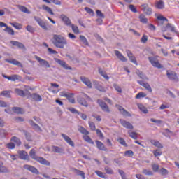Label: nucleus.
<instances>
[{
	"label": "nucleus",
	"mask_w": 179,
	"mask_h": 179,
	"mask_svg": "<svg viewBox=\"0 0 179 179\" xmlns=\"http://www.w3.org/2000/svg\"><path fill=\"white\" fill-rule=\"evenodd\" d=\"M105 171L106 174H114V171H113V169L108 166L105 167Z\"/></svg>",
	"instance_id": "nucleus-56"
},
{
	"label": "nucleus",
	"mask_w": 179,
	"mask_h": 179,
	"mask_svg": "<svg viewBox=\"0 0 179 179\" xmlns=\"http://www.w3.org/2000/svg\"><path fill=\"white\" fill-rule=\"evenodd\" d=\"M138 107L139 108V110L141 111H142V113H143L144 114H148V113L149 112L148 110V108H146V107H145L143 105H142L141 103L138 105Z\"/></svg>",
	"instance_id": "nucleus-38"
},
{
	"label": "nucleus",
	"mask_w": 179,
	"mask_h": 179,
	"mask_svg": "<svg viewBox=\"0 0 179 179\" xmlns=\"http://www.w3.org/2000/svg\"><path fill=\"white\" fill-rule=\"evenodd\" d=\"M142 97H146V93L141 92L136 95V99H142Z\"/></svg>",
	"instance_id": "nucleus-52"
},
{
	"label": "nucleus",
	"mask_w": 179,
	"mask_h": 179,
	"mask_svg": "<svg viewBox=\"0 0 179 179\" xmlns=\"http://www.w3.org/2000/svg\"><path fill=\"white\" fill-rule=\"evenodd\" d=\"M124 156H126L127 157H132V156H134V151H132V150L125 151Z\"/></svg>",
	"instance_id": "nucleus-51"
},
{
	"label": "nucleus",
	"mask_w": 179,
	"mask_h": 179,
	"mask_svg": "<svg viewBox=\"0 0 179 179\" xmlns=\"http://www.w3.org/2000/svg\"><path fill=\"white\" fill-rule=\"evenodd\" d=\"M3 78H5V79H8V80H11L12 82H15V80H20L22 79V77L17 74H14L11 76H5V74L2 75Z\"/></svg>",
	"instance_id": "nucleus-8"
},
{
	"label": "nucleus",
	"mask_w": 179,
	"mask_h": 179,
	"mask_svg": "<svg viewBox=\"0 0 179 179\" xmlns=\"http://www.w3.org/2000/svg\"><path fill=\"white\" fill-rule=\"evenodd\" d=\"M29 123L30 124V125L31 127H33L34 129L41 132L42 130H41V128L40 127V126H38L37 124H36L33 120H29Z\"/></svg>",
	"instance_id": "nucleus-24"
},
{
	"label": "nucleus",
	"mask_w": 179,
	"mask_h": 179,
	"mask_svg": "<svg viewBox=\"0 0 179 179\" xmlns=\"http://www.w3.org/2000/svg\"><path fill=\"white\" fill-rule=\"evenodd\" d=\"M148 27L150 30H151L152 31H155V30H156V27L155 25H153L152 24H148Z\"/></svg>",
	"instance_id": "nucleus-64"
},
{
	"label": "nucleus",
	"mask_w": 179,
	"mask_h": 179,
	"mask_svg": "<svg viewBox=\"0 0 179 179\" xmlns=\"http://www.w3.org/2000/svg\"><path fill=\"white\" fill-rule=\"evenodd\" d=\"M10 24L13 26V27H15V29L17 30H22V28L23 27L21 24L17 22H10Z\"/></svg>",
	"instance_id": "nucleus-35"
},
{
	"label": "nucleus",
	"mask_w": 179,
	"mask_h": 179,
	"mask_svg": "<svg viewBox=\"0 0 179 179\" xmlns=\"http://www.w3.org/2000/svg\"><path fill=\"white\" fill-rule=\"evenodd\" d=\"M0 96H3V97H10V91H3L0 93Z\"/></svg>",
	"instance_id": "nucleus-45"
},
{
	"label": "nucleus",
	"mask_w": 179,
	"mask_h": 179,
	"mask_svg": "<svg viewBox=\"0 0 179 179\" xmlns=\"http://www.w3.org/2000/svg\"><path fill=\"white\" fill-rule=\"evenodd\" d=\"M128 134L132 139H138V138H139V134L136 132L129 131Z\"/></svg>",
	"instance_id": "nucleus-34"
},
{
	"label": "nucleus",
	"mask_w": 179,
	"mask_h": 179,
	"mask_svg": "<svg viewBox=\"0 0 179 179\" xmlns=\"http://www.w3.org/2000/svg\"><path fill=\"white\" fill-rule=\"evenodd\" d=\"M97 103L101 107L102 111H105L106 113H110V108H108V106H107V103L103 101V100L98 99Z\"/></svg>",
	"instance_id": "nucleus-5"
},
{
	"label": "nucleus",
	"mask_w": 179,
	"mask_h": 179,
	"mask_svg": "<svg viewBox=\"0 0 179 179\" xmlns=\"http://www.w3.org/2000/svg\"><path fill=\"white\" fill-rule=\"evenodd\" d=\"M57 62L59 65H61V66L64 68V69H67V70L72 69V68L71 66H69L68 64L66 63H65V62H64L61 59H58Z\"/></svg>",
	"instance_id": "nucleus-25"
},
{
	"label": "nucleus",
	"mask_w": 179,
	"mask_h": 179,
	"mask_svg": "<svg viewBox=\"0 0 179 179\" xmlns=\"http://www.w3.org/2000/svg\"><path fill=\"white\" fill-rule=\"evenodd\" d=\"M29 156H31V157L34 159V160L38 162V163H40L41 164H44L45 166H50L51 164V163L49 162L48 160L44 159L43 157H37V155H36V150L34 149L31 150V151L29 152Z\"/></svg>",
	"instance_id": "nucleus-2"
},
{
	"label": "nucleus",
	"mask_w": 179,
	"mask_h": 179,
	"mask_svg": "<svg viewBox=\"0 0 179 179\" xmlns=\"http://www.w3.org/2000/svg\"><path fill=\"white\" fill-rule=\"evenodd\" d=\"M24 134L27 141H31V136L30 135V133H28L27 131H24Z\"/></svg>",
	"instance_id": "nucleus-62"
},
{
	"label": "nucleus",
	"mask_w": 179,
	"mask_h": 179,
	"mask_svg": "<svg viewBox=\"0 0 179 179\" xmlns=\"http://www.w3.org/2000/svg\"><path fill=\"white\" fill-rule=\"evenodd\" d=\"M117 142H119L120 145H122V146H125V148L128 146V145L127 144V142H125V140H124V138H117Z\"/></svg>",
	"instance_id": "nucleus-48"
},
{
	"label": "nucleus",
	"mask_w": 179,
	"mask_h": 179,
	"mask_svg": "<svg viewBox=\"0 0 179 179\" xmlns=\"http://www.w3.org/2000/svg\"><path fill=\"white\" fill-rule=\"evenodd\" d=\"M34 19L36 20V22H37V23L39 24V26H41V27H42V29H45V30H46L47 26L45 25V22H44V21H43V20H41V18H38L37 17H34Z\"/></svg>",
	"instance_id": "nucleus-19"
},
{
	"label": "nucleus",
	"mask_w": 179,
	"mask_h": 179,
	"mask_svg": "<svg viewBox=\"0 0 179 179\" xmlns=\"http://www.w3.org/2000/svg\"><path fill=\"white\" fill-rule=\"evenodd\" d=\"M137 82L139 85H141V86H143V87H145V89H146L148 92H149L150 93H152V87H150V85H149V83H145V81H142V80H138Z\"/></svg>",
	"instance_id": "nucleus-11"
},
{
	"label": "nucleus",
	"mask_w": 179,
	"mask_h": 179,
	"mask_svg": "<svg viewBox=\"0 0 179 179\" xmlns=\"http://www.w3.org/2000/svg\"><path fill=\"white\" fill-rule=\"evenodd\" d=\"M52 43L57 48H64L68 44V41L65 37L57 34L53 35Z\"/></svg>",
	"instance_id": "nucleus-1"
},
{
	"label": "nucleus",
	"mask_w": 179,
	"mask_h": 179,
	"mask_svg": "<svg viewBox=\"0 0 179 179\" xmlns=\"http://www.w3.org/2000/svg\"><path fill=\"white\" fill-rule=\"evenodd\" d=\"M35 59L38 61V62H39V64H41V65H44L46 66V68H50L51 66L50 65V63L47 62V60H44L37 55L35 56Z\"/></svg>",
	"instance_id": "nucleus-13"
},
{
	"label": "nucleus",
	"mask_w": 179,
	"mask_h": 179,
	"mask_svg": "<svg viewBox=\"0 0 179 179\" xmlns=\"http://www.w3.org/2000/svg\"><path fill=\"white\" fill-rule=\"evenodd\" d=\"M95 131L96 132L97 136H99L100 139H104V135L103 134V132H101V130L97 129Z\"/></svg>",
	"instance_id": "nucleus-47"
},
{
	"label": "nucleus",
	"mask_w": 179,
	"mask_h": 179,
	"mask_svg": "<svg viewBox=\"0 0 179 179\" xmlns=\"http://www.w3.org/2000/svg\"><path fill=\"white\" fill-rule=\"evenodd\" d=\"M150 143H152V145H153L156 148H159V149H163V145L158 141L151 140Z\"/></svg>",
	"instance_id": "nucleus-30"
},
{
	"label": "nucleus",
	"mask_w": 179,
	"mask_h": 179,
	"mask_svg": "<svg viewBox=\"0 0 179 179\" xmlns=\"http://www.w3.org/2000/svg\"><path fill=\"white\" fill-rule=\"evenodd\" d=\"M80 80L83 83H84L85 85H86V86H87V87H89L90 89H92V82L90 81V80L85 76H82L80 77Z\"/></svg>",
	"instance_id": "nucleus-16"
},
{
	"label": "nucleus",
	"mask_w": 179,
	"mask_h": 179,
	"mask_svg": "<svg viewBox=\"0 0 179 179\" xmlns=\"http://www.w3.org/2000/svg\"><path fill=\"white\" fill-rule=\"evenodd\" d=\"M60 97H66L67 100L69 101V103H71V104H75V94L73 93H69L66 91H62L59 93Z\"/></svg>",
	"instance_id": "nucleus-3"
},
{
	"label": "nucleus",
	"mask_w": 179,
	"mask_h": 179,
	"mask_svg": "<svg viewBox=\"0 0 179 179\" xmlns=\"http://www.w3.org/2000/svg\"><path fill=\"white\" fill-rule=\"evenodd\" d=\"M12 110L15 114H24V110L22 108L13 107Z\"/></svg>",
	"instance_id": "nucleus-26"
},
{
	"label": "nucleus",
	"mask_w": 179,
	"mask_h": 179,
	"mask_svg": "<svg viewBox=\"0 0 179 179\" xmlns=\"http://www.w3.org/2000/svg\"><path fill=\"white\" fill-rule=\"evenodd\" d=\"M12 142H14L16 145H17V146H20V139H19V138L16 137V136H13L11 138Z\"/></svg>",
	"instance_id": "nucleus-42"
},
{
	"label": "nucleus",
	"mask_w": 179,
	"mask_h": 179,
	"mask_svg": "<svg viewBox=\"0 0 179 179\" xmlns=\"http://www.w3.org/2000/svg\"><path fill=\"white\" fill-rule=\"evenodd\" d=\"M52 152L55 153H63L64 149L62 148H59L58 146H52Z\"/></svg>",
	"instance_id": "nucleus-31"
},
{
	"label": "nucleus",
	"mask_w": 179,
	"mask_h": 179,
	"mask_svg": "<svg viewBox=\"0 0 179 179\" xmlns=\"http://www.w3.org/2000/svg\"><path fill=\"white\" fill-rule=\"evenodd\" d=\"M141 7H142L143 12L145 15H148V16H150V15H152V13L153 12V10H152V8L149 7V5L143 4L141 5Z\"/></svg>",
	"instance_id": "nucleus-7"
},
{
	"label": "nucleus",
	"mask_w": 179,
	"mask_h": 179,
	"mask_svg": "<svg viewBox=\"0 0 179 179\" xmlns=\"http://www.w3.org/2000/svg\"><path fill=\"white\" fill-rule=\"evenodd\" d=\"M91 131H96V124L93 122H88Z\"/></svg>",
	"instance_id": "nucleus-57"
},
{
	"label": "nucleus",
	"mask_w": 179,
	"mask_h": 179,
	"mask_svg": "<svg viewBox=\"0 0 179 179\" xmlns=\"http://www.w3.org/2000/svg\"><path fill=\"white\" fill-rule=\"evenodd\" d=\"M129 9L133 12V13H138V10H136V8L133 4L129 5Z\"/></svg>",
	"instance_id": "nucleus-53"
},
{
	"label": "nucleus",
	"mask_w": 179,
	"mask_h": 179,
	"mask_svg": "<svg viewBox=\"0 0 179 179\" xmlns=\"http://www.w3.org/2000/svg\"><path fill=\"white\" fill-rule=\"evenodd\" d=\"M70 26H71V27L72 29L73 32L75 34H79L80 31H79V27H78V26H76V25H75L73 24H71Z\"/></svg>",
	"instance_id": "nucleus-39"
},
{
	"label": "nucleus",
	"mask_w": 179,
	"mask_h": 179,
	"mask_svg": "<svg viewBox=\"0 0 179 179\" xmlns=\"http://www.w3.org/2000/svg\"><path fill=\"white\" fill-rule=\"evenodd\" d=\"M87 97H89L87 96V95L83 94V96H80L78 99V103L81 104V106H83L84 107H87V102L86 101V99H87Z\"/></svg>",
	"instance_id": "nucleus-10"
},
{
	"label": "nucleus",
	"mask_w": 179,
	"mask_h": 179,
	"mask_svg": "<svg viewBox=\"0 0 179 179\" xmlns=\"http://www.w3.org/2000/svg\"><path fill=\"white\" fill-rule=\"evenodd\" d=\"M15 93L18 94V96H21V97H24V91L23 90H20L19 88H16L15 90Z\"/></svg>",
	"instance_id": "nucleus-43"
},
{
	"label": "nucleus",
	"mask_w": 179,
	"mask_h": 179,
	"mask_svg": "<svg viewBox=\"0 0 179 179\" xmlns=\"http://www.w3.org/2000/svg\"><path fill=\"white\" fill-rule=\"evenodd\" d=\"M85 10H86V12L87 13H89L90 15H92V16L94 15V11H93V10H92V8H90L89 7H85Z\"/></svg>",
	"instance_id": "nucleus-58"
},
{
	"label": "nucleus",
	"mask_w": 179,
	"mask_h": 179,
	"mask_svg": "<svg viewBox=\"0 0 179 179\" xmlns=\"http://www.w3.org/2000/svg\"><path fill=\"white\" fill-rule=\"evenodd\" d=\"M17 8L21 10V12H23V13H27L28 15H30L31 13L30 10H29V9H27L24 6L18 5Z\"/></svg>",
	"instance_id": "nucleus-29"
},
{
	"label": "nucleus",
	"mask_w": 179,
	"mask_h": 179,
	"mask_svg": "<svg viewBox=\"0 0 179 179\" xmlns=\"http://www.w3.org/2000/svg\"><path fill=\"white\" fill-rule=\"evenodd\" d=\"M10 44H12V45H15V47H18V48H21L22 50H24L26 48V47L24 45L23 43L16 41H11Z\"/></svg>",
	"instance_id": "nucleus-21"
},
{
	"label": "nucleus",
	"mask_w": 179,
	"mask_h": 179,
	"mask_svg": "<svg viewBox=\"0 0 179 179\" xmlns=\"http://www.w3.org/2000/svg\"><path fill=\"white\" fill-rule=\"evenodd\" d=\"M62 138L64 139V141L70 145V146H72V148H75V143L72 141V139L70 138L69 136L62 134Z\"/></svg>",
	"instance_id": "nucleus-17"
},
{
	"label": "nucleus",
	"mask_w": 179,
	"mask_h": 179,
	"mask_svg": "<svg viewBox=\"0 0 179 179\" xmlns=\"http://www.w3.org/2000/svg\"><path fill=\"white\" fill-rule=\"evenodd\" d=\"M76 173L77 176H80L83 179L86 178V176H85V172H83V171L76 170Z\"/></svg>",
	"instance_id": "nucleus-46"
},
{
	"label": "nucleus",
	"mask_w": 179,
	"mask_h": 179,
	"mask_svg": "<svg viewBox=\"0 0 179 179\" xmlns=\"http://www.w3.org/2000/svg\"><path fill=\"white\" fill-rule=\"evenodd\" d=\"M99 73H100V75L101 76H103V78L106 79V80H108V79H110V77H108V76H107V73H106V71H103V69L101 68H99Z\"/></svg>",
	"instance_id": "nucleus-33"
},
{
	"label": "nucleus",
	"mask_w": 179,
	"mask_h": 179,
	"mask_svg": "<svg viewBox=\"0 0 179 179\" xmlns=\"http://www.w3.org/2000/svg\"><path fill=\"white\" fill-rule=\"evenodd\" d=\"M60 19L62 20V22H64L66 26H71L72 24L71 19H69V17H68L66 15L64 14H62L60 15Z\"/></svg>",
	"instance_id": "nucleus-14"
},
{
	"label": "nucleus",
	"mask_w": 179,
	"mask_h": 179,
	"mask_svg": "<svg viewBox=\"0 0 179 179\" xmlns=\"http://www.w3.org/2000/svg\"><path fill=\"white\" fill-rule=\"evenodd\" d=\"M42 8L43 9V10H45L46 12H48V13H49L50 15H54V12H52V10L51 9V8L48 7V6L43 5Z\"/></svg>",
	"instance_id": "nucleus-37"
},
{
	"label": "nucleus",
	"mask_w": 179,
	"mask_h": 179,
	"mask_svg": "<svg viewBox=\"0 0 179 179\" xmlns=\"http://www.w3.org/2000/svg\"><path fill=\"white\" fill-rule=\"evenodd\" d=\"M166 76L170 80H174L175 82H178V77H177V73L173 71H166Z\"/></svg>",
	"instance_id": "nucleus-6"
},
{
	"label": "nucleus",
	"mask_w": 179,
	"mask_h": 179,
	"mask_svg": "<svg viewBox=\"0 0 179 179\" xmlns=\"http://www.w3.org/2000/svg\"><path fill=\"white\" fill-rule=\"evenodd\" d=\"M148 37L147 36V35L143 34V36L141 37V43H142V44H146V43H148Z\"/></svg>",
	"instance_id": "nucleus-49"
},
{
	"label": "nucleus",
	"mask_w": 179,
	"mask_h": 179,
	"mask_svg": "<svg viewBox=\"0 0 179 179\" xmlns=\"http://www.w3.org/2000/svg\"><path fill=\"white\" fill-rule=\"evenodd\" d=\"M116 107H118V110L120 111L122 115H124L125 117H131L129 112L127 111V110H125V108H124L122 106L116 105Z\"/></svg>",
	"instance_id": "nucleus-18"
},
{
	"label": "nucleus",
	"mask_w": 179,
	"mask_h": 179,
	"mask_svg": "<svg viewBox=\"0 0 179 179\" xmlns=\"http://www.w3.org/2000/svg\"><path fill=\"white\" fill-rule=\"evenodd\" d=\"M115 54L120 61H122V62H127V59L121 54L120 51L115 50Z\"/></svg>",
	"instance_id": "nucleus-22"
},
{
	"label": "nucleus",
	"mask_w": 179,
	"mask_h": 179,
	"mask_svg": "<svg viewBox=\"0 0 179 179\" xmlns=\"http://www.w3.org/2000/svg\"><path fill=\"white\" fill-rule=\"evenodd\" d=\"M29 99H31V100H34V101H41V100H43V98H41V96L38 94H30Z\"/></svg>",
	"instance_id": "nucleus-20"
},
{
	"label": "nucleus",
	"mask_w": 179,
	"mask_h": 179,
	"mask_svg": "<svg viewBox=\"0 0 179 179\" xmlns=\"http://www.w3.org/2000/svg\"><path fill=\"white\" fill-rule=\"evenodd\" d=\"M96 16H98V17H101V19H104L105 17L104 14H103L100 10H96Z\"/></svg>",
	"instance_id": "nucleus-61"
},
{
	"label": "nucleus",
	"mask_w": 179,
	"mask_h": 179,
	"mask_svg": "<svg viewBox=\"0 0 179 179\" xmlns=\"http://www.w3.org/2000/svg\"><path fill=\"white\" fill-rule=\"evenodd\" d=\"M143 174H145V176H153V172L150 170L143 169Z\"/></svg>",
	"instance_id": "nucleus-55"
},
{
	"label": "nucleus",
	"mask_w": 179,
	"mask_h": 179,
	"mask_svg": "<svg viewBox=\"0 0 179 179\" xmlns=\"http://www.w3.org/2000/svg\"><path fill=\"white\" fill-rule=\"evenodd\" d=\"M0 173H8V169L2 165H0Z\"/></svg>",
	"instance_id": "nucleus-63"
},
{
	"label": "nucleus",
	"mask_w": 179,
	"mask_h": 179,
	"mask_svg": "<svg viewBox=\"0 0 179 179\" xmlns=\"http://www.w3.org/2000/svg\"><path fill=\"white\" fill-rule=\"evenodd\" d=\"M113 87L117 92H118V93H122V89L121 87H120V85H118V84H114Z\"/></svg>",
	"instance_id": "nucleus-54"
},
{
	"label": "nucleus",
	"mask_w": 179,
	"mask_h": 179,
	"mask_svg": "<svg viewBox=\"0 0 179 179\" xmlns=\"http://www.w3.org/2000/svg\"><path fill=\"white\" fill-rule=\"evenodd\" d=\"M151 65L154 66V68H157L158 69H162L163 68V65L159 62V59L156 57H149L148 58Z\"/></svg>",
	"instance_id": "nucleus-4"
},
{
	"label": "nucleus",
	"mask_w": 179,
	"mask_h": 179,
	"mask_svg": "<svg viewBox=\"0 0 179 179\" xmlns=\"http://www.w3.org/2000/svg\"><path fill=\"white\" fill-rule=\"evenodd\" d=\"M159 166L158 164H154L152 165V169L155 173H157V171H159Z\"/></svg>",
	"instance_id": "nucleus-60"
},
{
	"label": "nucleus",
	"mask_w": 179,
	"mask_h": 179,
	"mask_svg": "<svg viewBox=\"0 0 179 179\" xmlns=\"http://www.w3.org/2000/svg\"><path fill=\"white\" fill-rule=\"evenodd\" d=\"M152 153L155 157H157V156H162V155H163V152L160 150H155L152 151Z\"/></svg>",
	"instance_id": "nucleus-50"
},
{
	"label": "nucleus",
	"mask_w": 179,
	"mask_h": 179,
	"mask_svg": "<svg viewBox=\"0 0 179 179\" xmlns=\"http://www.w3.org/2000/svg\"><path fill=\"white\" fill-rule=\"evenodd\" d=\"M5 61H6V62H8V64H13V65H16L17 66L23 68V64H22V63H20V62H19L15 59H6Z\"/></svg>",
	"instance_id": "nucleus-15"
},
{
	"label": "nucleus",
	"mask_w": 179,
	"mask_h": 179,
	"mask_svg": "<svg viewBox=\"0 0 179 179\" xmlns=\"http://www.w3.org/2000/svg\"><path fill=\"white\" fill-rule=\"evenodd\" d=\"M155 8H157V9H164V2L163 0L157 1L155 3Z\"/></svg>",
	"instance_id": "nucleus-28"
},
{
	"label": "nucleus",
	"mask_w": 179,
	"mask_h": 179,
	"mask_svg": "<svg viewBox=\"0 0 179 179\" xmlns=\"http://www.w3.org/2000/svg\"><path fill=\"white\" fill-rule=\"evenodd\" d=\"M19 156L22 160H27V159H29V155L26 152V151H20L19 152Z\"/></svg>",
	"instance_id": "nucleus-27"
},
{
	"label": "nucleus",
	"mask_w": 179,
	"mask_h": 179,
	"mask_svg": "<svg viewBox=\"0 0 179 179\" xmlns=\"http://www.w3.org/2000/svg\"><path fill=\"white\" fill-rule=\"evenodd\" d=\"M120 122L124 128H127V129H134V126L129 122L120 119Z\"/></svg>",
	"instance_id": "nucleus-12"
},
{
	"label": "nucleus",
	"mask_w": 179,
	"mask_h": 179,
	"mask_svg": "<svg viewBox=\"0 0 179 179\" xmlns=\"http://www.w3.org/2000/svg\"><path fill=\"white\" fill-rule=\"evenodd\" d=\"M157 20H160L161 22H169V20L166 18V17H163L162 15H159L157 17Z\"/></svg>",
	"instance_id": "nucleus-59"
},
{
	"label": "nucleus",
	"mask_w": 179,
	"mask_h": 179,
	"mask_svg": "<svg viewBox=\"0 0 179 179\" xmlns=\"http://www.w3.org/2000/svg\"><path fill=\"white\" fill-rule=\"evenodd\" d=\"M95 174H96L98 177H100L101 178H107V177L106 176V173L100 171H95Z\"/></svg>",
	"instance_id": "nucleus-44"
},
{
	"label": "nucleus",
	"mask_w": 179,
	"mask_h": 179,
	"mask_svg": "<svg viewBox=\"0 0 179 179\" xmlns=\"http://www.w3.org/2000/svg\"><path fill=\"white\" fill-rule=\"evenodd\" d=\"M78 131L80 132V134H83V135H89V134H90V132L86 130V129H85L83 127H80Z\"/></svg>",
	"instance_id": "nucleus-40"
},
{
	"label": "nucleus",
	"mask_w": 179,
	"mask_h": 179,
	"mask_svg": "<svg viewBox=\"0 0 179 179\" xmlns=\"http://www.w3.org/2000/svg\"><path fill=\"white\" fill-rule=\"evenodd\" d=\"M4 31H6V33L9 34L10 36H15V31H13V29L10 28L8 26L4 29Z\"/></svg>",
	"instance_id": "nucleus-41"
},
{
	"label": "nucleus",
	"mask_w": 179,
	"mask_h": 179,
	"mask_svg": "<svg viewBox=\"0 0 179 179\" xmlns=\"http://www.w3.org/2000/svg\"><path fill=\"white\" fill-rule=\"evenodd\" d=\"M140 22L141 23H143L144 24L148 23V22H149V20H148V18H146V16H145V15L143 14H141L139 15V17H138Z\"/></svg>",
	"instance_id": "nucleus-32"
},
{
	"label": "nucleus",
	"mask_w": 179,
	"mask_h": 179,
	"mask_svg": "<svg viewBox=\"0 0 179 179\" xmlns=\"http://www.w3.org/2000/svg\"><path fill=\"white\" fill-rule=\"evenodd\" d=\"M24 169L26 170H29V171H31V173H33L34 174H39L40 172L37 169V168L31 166V165H24Z\"/></svg>",
	"instance_id": "nucleus-9"
},
{
	"label": "nucleus",
	"mask_w": 179,
	"mask_h": 179,
	"mask_svg": "<svg viewBox=\"0 0 179 179\" xmlns=\"http://www.w3.org/2000/svg\"><path fill=\"white\" fill-rule=\"evenodd\" d=\"M96 143V147L99 149V150H103L104 152H107V148L106 146H104V144L99 141H95Z\"/></svg>",
	"instance_id": "nucleus-23"
},
{
	"label": "nucleus",
	"mask_w": 179,
	"mask_h": 179,
	"mask_svg": "<svg viewBox=\"0 0 179 179\" xmlns=\"http://www.w3.org/2000/svg\"><path fill=\"white\" fill-rule=\"evenodd\" d=\"M83 138L84 139V141H85V142H87L88 143H90L91 145H94V142L93 141V140H92L90 136H89L87 135H85L83 136Z\"/></svg>",
	"instance_id": "nucleus-36"
}]
</instances>
